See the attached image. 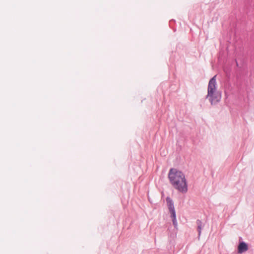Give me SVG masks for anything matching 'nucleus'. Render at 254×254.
Wrapping results in <instances>:
<instances>
[{
    "mask_svg": "<svg viewBox=\"0 0 254 254\" xmlns=\"http://www.w3.org/2000/svg\"><path fill=\"white\" fill-rule=\"evenodd\" d=\"M196 223L197 225V230L198 233V237H199L200 236L201 230L203 226L202 225V222L200 220H197Z\"/></svg>",
    "mask_w": 254,
    "mask_h": 254,
    "instance_id": "39448f33",
    "label": "nucleus"
},
{
    "mask_svg": "<svg viewBox=\"0 0 254 254\" xmlns=\"http://www.w3.org/2000/svg\"><path fill=\"white\" fill-rule=\"evenodd\" d=\"M166 201L170 214L173 215L176 214L173 200L170 197H167L166 198Z\"/></svg>",
    "mask_w": 254,
    "mask_h": 254,
    "instance_id": "7ed1b4c3",
    "label": "nucleus"
},
{
    "mask_svg": "<svg viewBox=\"0 0 254 254\" xmlns=\"http://www.w3.org/2000/svg\"><path fill=\"white\" fill-rule=\"evenodd\" d=\"M171 217L172 218V222L174 226H175V227H176L177 226V222L176 219V214H174V215L171 214Z\"/></svg>",
    "mask_w": 254,
    "mask_h": 254,
    "instance_id": "423d86ee",
    "label": "nucleus"
},
{
    "mask_svg": "<svg viewBox=\"0 0 254 254\" xmlns=\"http://www.w3.org/2000/svg\"><path fill=\"white\" fill-rule=\"evenodd\" d=\"M216 75L214 76L209 81L207 88V95L206 97L208 98L211 105L219 102L221 98V94L217 91Z\"/></svg>",
    "mask_w": 254,
    "mask_h": 254,
    "instance_id": "f03ea898",
    "label": "nucleus"
},
{
    "mask_svg": "<svg viewBox=\"0 0 254 254\" xmlns=\"http://www.w3.org/2000/svg\"><path fill=\"white\" fill-rule=\"evenodd\" d=\"M248 250V245L244 242H240L238 247V252L239 254H242L247 251Z\"/></svg>",
    "mask_w": 254,
    "mask_h": 254,
    "instance_id": "20e7f679",
    "label": "nucleus"
},
{
    "mask_svg": "<svg viewBox=\"0 0 254 254\" xmlns=\"http://www.w3.org/2000/svg\"><path fill=\"white\" fill-rule=\"evenodd\" d=\"M168 178L172 186L177 190L182 193L188 191L187 180L184 174L175 168L170 169Z\"/></svg>",
    "mask_w": 254,
    "mask_h": 254,
    "instance_id": "f257e3e1",
    "label": "nucleus"
}]
</instances>
